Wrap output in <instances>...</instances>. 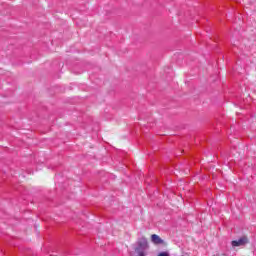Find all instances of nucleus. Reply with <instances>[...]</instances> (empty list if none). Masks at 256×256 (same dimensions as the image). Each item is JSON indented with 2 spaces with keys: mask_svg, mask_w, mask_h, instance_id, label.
Listing matches in <instances>:
<instances>
[{
  "mask_svg": "<svg viewBox=\"0 0 256 256\" xmlns=\"http://www.w3.org/2000/svg\"><path fill=\"white\" fill-rule=\"evenodd\" d=\"M157 256H171V254H169L167 251H162Z\"/></svg>",
  "mask_w": 256,
  "mask_h": 256,
  "instance_id": "obj_4",
  "label": "nucleus"
},
{
  "mask_svg": "<svg viewBox=\"0 0 256 256\" xmlns=\"http://www.w3.org/2000/svg\"><path fill=\"white\" fill-rule=\"evenodd\" d=\"M151 241L154 245H167V242L163 240L159 235L157 234H152L151 235Z\"/></svg>",
  "mask_w": 256,
  "mask_h": 256,
  "instance_id": "obj_3",
  "label": "nucleus"
},
{
  "mask_svg": "<svg viewBox=\"0 0 256 256\" xmlns=\"http://www.w3.org/2000/svg\"><path fill=\"white\" fill-rule=\"evenodd\" d=\"M249 243V239L247 237L243 236L239 238L238 240H234L231 242L232 247H243V245H247Z\"/></svg>",
  "mask_w": 256,
  "mask_h": 256,
  "instance_id": "obj_2",
  "label": "nucleus"
},
{
  "mask_svg": "<svg viewBox=\"0 0 256 256\" xmlns=\"http://www.w3.org/2000/svg\"><path fill=\"white\" fill-rule=\"evenodd\" d=\"M148 249L149 242L147 241V238H139L138 241L136 242L135 253H137L138 256H146Z\"/></svg>",
  "mask_w": 256,
  "mask_h": 256,
  "instance_id": "obj_1",
  "label": "nucleus"
}]
</instances>
